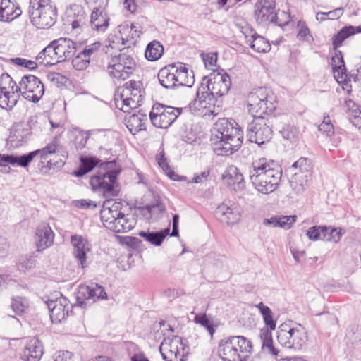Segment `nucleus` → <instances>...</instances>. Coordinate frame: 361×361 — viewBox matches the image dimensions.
Returning <instances> with one entry per match:
<instances>
[{
	"label": "nucleus",
	"instance_id": "nucleus-47",
	"mask_svg": "<svg viewBox=\"0 0 361 361\" xmlns=\"http://www.w3.org/2000/svg\"><path fill=\"white\" fill-rule=\"evenodd\" d=\"M128 41L129 37H124L122 33H119L118 35L110 34L107 39L108 44L106 46L112 49H120Z\"/></svg>",
	"mask_w": 361,
	"mask_h": 361
},
{
	"label": "nucleus",
	"instance_id": "nucleus-37",
	"mask_svg": "<svg viewBox=\"0 0 361 361\" xmlns=\"http://www.w3.org/2000/svg\"><path fill=\"white\" fill-rule=\"evenodd\" d=\"M147 121L146 114L138 112L130 116L126 120V127L130 132L135 135L137 132L145 129V124Z\"/></svg>",
	"mask_w": 361,
	"mask_h": 361
},
{
	"label": "nucleus",
	"instance_id": "nucleus-29",
	"mask_svg": "<svg viewBox=\"0 0 361 361\" xmlns=\"http://www.w3.org/2000/svg\"><path fill=\"white\" fill-rule=\"evenodd\" d=\"M36 60L39 64L44 66H51L60 63L53 42L38 54Z\"/></svg>",
	"mask_w": 361,
	"mask_h": 361
},
{
	"label": "nucleus",
	"instance_id": "nucleus-32",
	"mask_svg": "<svg viewBox=\"0 0 361 361\" xmlns=\"http://www.w3.org/2000/svg\"><path fill=\"white\" fill-rule=\"evenodd\" d=\"M176 87H192L195 82V77L192 71L189 72L188 68L183 64L176 65Z\"/></svg>",
	"mask_w": 361,
	"mask_h": 361
},
{
	"label": "nucleus",
	"instance_id": "nucleus-34",
	"mask_svg": "<svg viewBox=\"0 0 361 361\" xmlns=\"http://www.w3.org/2000/svg\"><path fill=\"white\" fill-rule=\"evenodd\" d=\"M331 65L335 79L338 83H343L346 81L347 74L343 56L336 54L331 58Z\"/></svg>",
	"mask_w": 361,
	"mask_h": 361
},
{
	"label": "nucleus",
	"instance_id": "nucleus-16",
	"mask_svg": "<svg viewBox=\"0 0 361 361\" xmlns=\"http://www.w3.org/2000/svg\"><path fill=\"white\" fill-rule=\"evenodd\" d=\"M185 346L181 337L173 336L164 339L159 351L164 361H185Z\"/></svg>",
	"mask_w": 361,
	"mask_h": 361
},
{
	"label": "nucleus",
	"instance_id": "nucleus-44",
	"mask_svg": "<svg viewBox=\"0 0 361 361\" xmlns=\"http://www.w3.org/2000/svg\"><path fill=\"white\" fill-rule=\"evenodd\" d=\"M164 48L160 42L153 41L150 42L145 50V57L148 61H155L163 54Z\"/></svg>",
	"mask_w": 361,
	"mask_h": 361
},
{
	"label": "nucleus",
	"instance_id": "nucleus-39",
	"mask_svg": "<svg viewBox=\"0 0 361 361\" xmlns=\"http://www.w3.org/2000/svg\"><path fill=\"white\" fill-rule=\"evenodd\" d=\"M169 228H166L157 232L140 231L138 235L149 243L159 246L165 238L169 234Z\"/></svg>",
	"mask_w": 361,
	"mask_h": 361
},
{
	"label": "nucleus",
	"instance_id": "nucleus-26",
	"mask_svg": "<svg viewBox=\"0 0 361 361\" xmlns=\"http://www.w3.org/2000/svg\"><path fill=\"white\" fill-rule=\"evenodd\" d=\"M43 355L42 343L37 338L29 340L21 353L23 361H39Z\"/></svg>",
	"mask_w": 361,
	"mask_h": 361
},
{
	"label": "nucleus",
	"instance_id": "nucleus-53",
	"mask_svg": "<svg viewBox=\"0 0 361 361\" xmlns=\"http://www.w3.org/2000/svg\"><path fill=\"white\" fill-rule=\"evenodd\" d=\"M118 32L124 35V37H129V41L135 38L137 35L135 26L128 23L120 25L118 27Z\"/></svg>",
	"mask_w": 361,
	"mask_h": 361
},
{
	"label": "nucleus",
	"instance_id": "nucleus-2",
	"mask_svg": "<svg viewBox=\"0 0 361 361\" xmlns=\"http://www.w3.org/2000/svg\"><path fill=\"white\" fill-rule=\"evenodd\" d=\"M243 133L233 119H219L212 130L211 141L218 155L228 156L237 151L243 142Z\"/></svg>",
	"mask_w": 361,
	"mask_h": 361
},
{
	"label": "nucleus",
	"instance_id": "nucleus-36",
	"mask_svg": "<svg viewBox=\"0 0 361 361\" xmlns=\"http://www.w3.org/2000/svg\"><path fill=\"white\" fill-rule=\"evenodd\" d=\"M271 331L268 329H261L259 337L262 342V348L266 353L277 356L279 350L274 345Z\"/></svg>",
	"mask_w": 361,
	"mask_h": 361
},
{
	"label": "nucleus",
	"instance_id": "nucleus-11",
	"mask_svg": "<svg viewBox=\"0 0 361 361\" xmlns=\"http://www.w3.org/2000/svg\"><path fill=\"white\" fill-rule=\"evenodd\" d=\"M136 69L134 58L126 53L112 56L106 67V72L114 82H122L130 77Z\"/></svg>",
	"mask_w": 361,
	"mask_h": 361
},
{
	"label": "nucleus",
	"instance_id": "nucleus-14",
	"mask_svg": "<svg viewBox=\"0 0 361 361\" xmlns=\"http://www.w3.org/2000/svg\"><path fill=\"white\" fill-rule=\"evenodd\" d=\"M20 94L26 100L36 103L44 93V87L39 78L33 75H26L17 84Z\"/></svg>",
	"mask_w": 361,
	"mask_h": 361
},
{
	"label": "nucleus",
	"instance_id": "nucleus-5",
	"mask_svg": "<svg viewBox=\"0 0 361 361\" xmlns=\"http://www.w3.org/2000/svg\"><path fill=\"white\" fill-rule=\"evenodd\" d=\"M28 13L30 22L39 29L51 27L57 18L56 7L51 0H30Z\"/></svg>",
	"mask_w": 361,
	"mask_h": 361
},
{
	"label": "nucleus",
	"instance_id": "nucleus-19",
	"mask_svg": "<svg viewBox=\"0 0 361 361\" xmlns=\"http://www.w3.org/2000/svg\"><path fill=\"white\" fill-rule=\"evenodd\" d=\"M230 76L226 73H218L212 74L208 78H204L201 87H205V91L215 99L226 94L231 87Z\"/></svg>",
	"mask_w": 361,
	"mask_h": 361
},
{
	"label": "nucleus",
	"instance_id": "nucleus-8",
	"mask_svg": "<svg viewBox=\"0 0 361 361\" xmlns=\"http://www.w3.org/2000/svg\"><path fill=\"white\" fill-rule=\"evenodd\" d=\"M142 85L140 81L130 80L118 87L114 94L116 106L123 112H129L141 105Z\"/></svg>",
	"mask_w": 361,
	"mask_h": 361
},
{
	"label": "nucleus",
	"instance_id": "nucleus-1",
	"mask_svg": "<svg viewBox=\"0 0 361 361\" xmlns=\"http://www.w3.org/2000/svg\"><path fill=\"white\" fill-rule=\"evenodd\" d=\"M282 177L281 166L275 161L264 157L254 160L249 168L252 185L259 192L268 195L279 186Z\"/></svg>",
	"mask_w": 361,
	"mask_h": 361
},
{
	"label": "nucleus",
	"instance_id": "nucleus-46",
	"mask_svg": "<svg viewBox=\"0 0 361 361\" xmlns=\"http://www.w3.org/2000/svg\"><path fill=\"white\" fill-rule=\"evenodd\" d=\"M323 229L322 240L338 243L343 235L341 228L324 226Z\"/></svg>",
	"mask_w": 361,
	"mask_h": 361
},
{
	"label": "nucleus",
	"instance_id": "nucleus-33",
	"mask_svg": "<svg viewBox=\"0 0 361 361\" xmlns=\"http://www.w3.org/2000/svg\"><path fill=\"white\" fill-rule=\"evenodd\" d=\"M311 177L300 173H293L290 180V185L292 190L297 195H302L309 186Z\"/></svg>",
	"mask_w": 361,
	"mask_h": 361
},
{
	"label": "nucleus",
	"instance_id": "nucleus-28",
	"mask_svg": "<svg viewBox=\"0 0 361 361\" xmlns=\"http://www.w3.org/2000/svg\"><path fill=\"white\" fill-rule=\"evenodd\" d=\"M22 13L20 8L11 0H0V20L11 21Z\"/></svg>",
	"mask_w": 361,
	"mask_h": 361
},
{
	"label": "nucleus",
	"instance_id": "nucleus-61",
	"mask_svg": "<svg viewBox=\"0 0 361 361\" xmlns=\"http://www.w3.org/2000/svg\"><path fill=\"white\" fill-rule=\"evenodd\" d=\"M88 139V135L85 133H79V134L75 137V147L78 149H82L84 148L87 144V141Z\"/></svg>",
	"mask_w": 361,
	"mask_h": 361
},
{
	"label": "nucleus",
	"instance_id": "nucleus-48",
	"mask_svg": "<svg viewBox=\"0 0 361 361\" xmlns=\"http://www.w3.org/2000/svg\"><path fill=\"white\" fill-rule=\"evenodd\" d=\"M11 307L17 314H22L28 307V302L25 298L16 297L13 298Z\"/></svg>",
	"mask_w": 361,
	"mask_h": 361
},
{
	"label": "nucleus",
	"instance_id": "nucleus-43",
	"mask_svg": "<svg viewBox=\"0 0 361 361\" xmlns=\"http://www.w3.org/2000/svg\"><path fill=\"white\" fill-rule=\"evenodd\" d=\"M291 169L293 173H300L312 177V166L310 160L306 158H300L293 164Z\"/></svg>",
	"mask_w": 361,
	"mask_h": 361
},
{
	"label": "nucleus",
	"instance_id": "nucleus-21",
	"mask_svg": "<svg viewBox=\"0 0 361 361\" xmlns=\"http://www.w3.org/2000/svg\"><path fill=\"white\" fill-rule=\"evenodd\" d=\"M47 304L53 323H60L65 320L73 308V305L62 295L55 300H49Z\"/></svg>",
	"mask_w": 361,
	"mask_h": 361
},
{
	"label": "nucleus",
	"instance_id": "nucleus-25",
	"mask_svg": "<svg viewBox=\"0 0 361 361\" xmlns=\"http://www.w3.org/2000/svg\"><path fill=\"white\" fill-rule=\"evenodd\" d=\"M56 47L60 62L71 59L75 53V43L68 38H59L52 41Z\"/></svg>",
	"mask_w": 361,
	"mask_h": 361
},
{
	"label": "nucleus",
	"instance_id": "nucleus-50",
	"mask_svg": "<svg viewBox=\"0 0 361 361\" xmlns=\"http://www.w3.org/2000/svg\"><path fill=\"white\" fill-rule=\"evenodd\" d=\"M35 159L34 154L32 152H30L28 154H23V155H17L15 154L14 161H13V167L20 166V167H27L31 163V161Z\"/></svg>",
	"mask_w": 361,
	"mask_h": 361
},
{
	"label": "nucleus",
	"instance_id": "nucleus-57",
	"mask_svg": "<svg viewBox=\"0 0 361 361\" xmlns=\"http://www.w3.org/2000/svg\"><path fill=\"white\" fill-rule=\"evenodd\" d=\"M319 130L326 136L330 137L334 134V126L329 116H325L322 123L319 125Z\"/></svg>",
	"mask_w": 361,
	"mask_h": 361
},
{
	"label": "nucleus",
	"instance_id": "nucleus-49",
	"mask_svg": "<svg viewBox=\"0 0 361 361\" xmlns=\"http://www.w3.org/2000/svg\"><path fill=\"white\" fill-rule=\"evenodd\" d=\"M281 133L284 139L290 140V142H295L299 137L298 129L290 125L284 126L281 130Z\"/></svg>",
	"mask_w": 361,
	"mask_h": 361
},
{
	"label": "nucleus",
	"instance_id": "nucleus-55",
	"mask_svg": "<svg viewBox=\"0 0 361 361\" xmlns=\"http://www.w3.org/2000/svg\"><path fill=\"white\" fill-rule=\"evenodd\" d=\"M324 226H314L310 227L306 233L308 238L313 241L322 240Z\"/></svg>",
	"mask_w": 361,
	"mask_h": 361
},
{
	"label": "nucleus",
	"instance_id": "nucleus-24",
	"mask_svg": "<svg viewBox=\"0 0 361 361\" xmlns=\"http://www.w3.org/2000/svg\"><path fill=\"white\" fill-rule=\"evenodd\" d=\"M222 179L230 188L235 191L242 190L245 187L243 175L239 169L233 165L226 168L222 174Z\"/></svg>",
	"mask_w": 361,
	"mask_h": 361
},
{
	"label": "nucleus",
	"instance_id": "nucleus-6",
	"mask_svg": "<svg viewBox=\"0 0 361 361\" xmlns=\"http://www.w3.org/2000/svg\"><path fill=\"white\" fill-rule=\"evenodd\" d=\"M276 103L274 92L267 87L254 89L247 97V109L253 118L271 114L276 108Z\"/></svg>",
	"mask_w": 361,
	"mask_h": 361
},
{
	"label": "nucleus",
	"instance_id": "nucleus-58",
	"mask_svg": "<svg viewBox=\"0 0 361 361\" xmlns=\"http://www.w3.org/2000/svg\"><path fill=\"white\" fill-rule=\"evenodd\" d=\"M78 8V17L76 19L73 20L71 23L72 29L76 30L78 28L81 27L82 25H85V12L82 9V8L77 6Z\"/></svg>",
	"mask_w": 361,
	"mask_h": 361
},
{
	"label": "nucleus",
	"instance_id": "nucleus-13",
	"mask_svg": "<svg viewBox=\"0 0 361 361\" xmlns=\"http://www.w3.org/2000/svg\"><path fill=\"white\" fill-rule=\"evenodd\" d=\"M269 121L263 116H257L248 123L247 137L250 142L262 146L272 137V130Z\"/></svg>",
	"mask_w": 361,
	"mask_h": 361
},
{
	"label": "nucleus",
	"instance_id": "nucleus-45",
	"mask_svg": "<svg viewBox=\"0 0 361 361\" xmlns=\"http://www.w3.org/2000/svg\"><path fill=\"white\" fill-rule=\"evenodd\" d=\"M156 160L159 166L162 169L165 173L172 180H178V175L173 171L170 166L167 162V159L165 157L164 150L161 151L157 156Z\"/></svg>",
	"mask_w": 361,
	"mask_h": 361
},
{
	"label": "nucleus",
	"instance_id": "nucleus-59",
	"mask_svg": "<svg viewBox=\"0 0 361 361\" xmlns=\"http://www.w3.org/2000/svg\"><path fill=\"white\" fill-rule=\"evenodd\" d=\"M53 357L54 361H74L73 353L68 350L57 351Z\"/></svg>",
	"mask_w": 361,
	"mask_h": 361
},
{
	"label": "nucleus",
	"instance_id": "nucleus-15",
	"mask_svg": "<svg viewBox=\"0 0 361 361\" xmlns=\"http://www.w3.org/2000/svg\"><path fill=\"white\" fill-rule=\"evenodd\" d=\"M70 240L73 247L72 255L78 267L82 269L87 268L90 264L92 244L87 236L79 234L72 235Z\"/></svg>",
	"mask_w": 361,
	"mask_h": 361
},
{
	"label": "nucleus",
	"instance_id": "nucleus-27",
	"mask_svg": "<svg viewBox=\"0 0 361 361\" xmlns=\"http://www.w3.org/2000/svg\"><path fill=\"white\" fill-rule=\"evenodd\" d=\"M176 64H170L160 69L157 75L160 85L166 89L176 87Z\"/></svg>",
	"mask_w": 361,
	"mask_h": 361
},
{
	"label": "nucleus",
	"instance_id": "nucleus-10",
	"mask_svg": "<svg viewBox=\"0 0 361 361\" xmlns=\"http://www.w3.org/2000/svg\"><path fill=\"white\" fill-rule=\"evenodd\" d=\"M255 16L259 23H276L286 25L290 20V15L284 11L277 13L276 0H257L255 6Z\"/></svg>",
	"mask_w": 361,
	"mask_h": 361
},
{
	"label": "nucleus",
	"instance_id": "nucleus-62",
	"mask_svg": "<svg viewBox=\"0 0 361 361\" xmlns=\"http://www.w3.org/2000/svg\"><path fill=\"white\" fill-rule=\"evenodd\" d=\"M100 47V43L99 42H95L92 44L87 45L85 47V48L83 49V51L81 52L83 55L85 56H87L89 59L90 60L91 56L97 51Z\"/></svg>",
	"mask_w": 361,
	"mask_h": 361
},
{
	"label": "nucleus",
	"instance_id": "nucleus-12",
	"mask_svg": "<svg viewBox=\"0 0 361 361\" xmlns=\"http://www.w3.org/2000/svg\"><path fill=\"white\" fill-rule=\"evenodd\" d=\"M17 83L8 73L0 76V107L11 110L17 104L20 94Z\"/></svg>",
	"mask_w": 361,
	"mask_h": 361
},
{
	"label": "nucleus",
	"instance_id": "nucleus-38",
	"mask_svg": "<svg viewBox=\"0 0 361 361\" xmlns=\"http://www.w3.org/2000/svg\"><path fill=\"white\" fill-rule=\"evenodd\" d=\"M80 166L79 169L74 172L77 177H82L85 174L91 171L101 161L95 157L81 156L80 158Z\"/></svg>",
	"mask_w": 361,
	"mask_h": 361
},
{
	"label": "nucleus",
	"instance_id": "nucleus-17",
	"mask_svg": "<svg viewBox=\"0 0 361 361\" xmlns=\"http://www.w3.org/2000/svg\"><path fill=\"white\" fill-rule=\"evenodd\" d=\"M205 87H198L197 97L190 104V109L202 116H216L219 113V107L215 106V98L205 90Z\"/></svg>",
	"mask_w": 361,
	"mask_h": 361
},
{
	"label": "nucleus",
	"instance_id": "nucleus-63",
	"mask_svg": "<svg viewBox=\"0 0 361 361\" xmlns=\"http://www.w3.org/2000/svg\"><path fill=\"white\" fill-rule=\"evenodd\" d=\"M203 60L207 68H212L216 65L217 61L216 54H208L203 58Z\"/></svg>",
	"mask_w": 361,
	"mask_h": 361
},
{
	"label": "nucleus",
	"instance_id": "nucleus-42",
	"mask_svg": "<svg viewBox=\"0 0 361 361\" xmlns=\"http://www.w3.org/2000/svg\"><path fill=\"white\" fill-rule=\"evenodd\" d=\"M255 307L259 310L262 316L265 325L269 329V331H274L276 326V321L274 319V314L271 310L262 302L255 305Z\"/></svg>",
	"mask_w": 361,
	"mask_h": 361
},
{
	"label": "nucleus",
	"instance_id": "nucleus-30",
	"mask_svg": "<svg viewBox=\"0 0 361 361\" xmlns=\"http://www.w3.org/2000/svg\"><path fill=\"white\" fill-rule=\"evenodd\" d=\"M109 18L104 8H94L91 14V26L92 29L104 32L109 27Z\"/></svg>",
	"mask_w": 361,
	"mask_h": 361
},
{
	"label": "nucleus",
	"instance_id": "nucleus-52",
	"mask_svg": "<svg viewBox=\"0 0 361 361\" xmlns=\"http://www.w3.org/2000/svg\"><path fill=\"white\" fill-rule=\"evenodd\" d=\"M11 62L18 66L25 67L29 70H34L37 67V61L16 57L11 59Z\"/></svg>",
	"mask_w": 361,
	"mask_h": 361
},
{
	"label": "nucleus",
	"instance_id": "nucleus-22",
	"mask_svg": "<svg viewBox=\"0 0 361 361\" xmlns=\"http://www.w3.org/2000/svg\"><path fill=\"white\" fill-rule=\"evenodd\" d=\"M216 214L222 223L233 225L241 217V209L238 204L233 201L224 202L216 208Z\"/></svg>",
	"mask_w": 361,
	"mask_h": 361
},
{
	"label": "nucleus",
	"instance_id": "nucleus-3",
	"mask_svg": "<svg viewBox=\"0 0 361 361\" xmlns=\"http://www.w3.org/2000/svg\"><path fill=\"white\" fill-rule=\"evenodd\" d=\"M252 343L243 336H230L221 340L218 355L222 361H244L252 351Z\"/></svg>",
	"mask_w": 361,
	"mask_h": 361
},
{
	"label": "nucleus",
	"instance_id": "nucleus-40",
	"mask_svg": "<svg viewBox=\"0 0 361 361\" xmlns=\"http://www.w3.org/2000/svg\"><path fill=\"white\" fill-rule=\"evenodd\" d=\"M361 32L360 27H355V26H345L343 27L336 35H335L333 39V46L334 49H336L341 46L343 42L349 37L351 35H353L355 33H359Z\"/></svg>",
	"mask_w": 361,
	"mask_h": 361
},
{
	"label": "nucleus",
	"instance_id": "nucleus-41",
	"mask_svg": "<svg viewBox=\"0 0 361 361\" xmlns=\"http://www.w3.org/2000/svg\"><path fill=\"white\" fill-rule=\"evenodd\" d=\"M246 38L247 42L250 44V47L257 52L266 53L271 49L269 42L260 35L253 34L250 38L247 36H246Z\"/></svg>",
	"mask_w": 361,
	"mask_h": 361
},
{
	"label": "nucleus",
	"instance_id": "nucleus-56",
	"mask_svg": "<svg viewBox=\"0 0 361 361\" xmlns=\"http://www.w3.org/2000/svg\"><path fill=\"white\" fill-rule=\"evenodd\" d=\"M298 27L299 30L297 37L300 40H305L307 42L312 40L310 30L304 22L299 21Z\"/></svg>",
	"mask_w": 361,
	"mask_h": 361
},
{
	"label": "nucleus",
	"instance_id": "nucleus-9",
	"mask_svg": "<svg viewBox=\"0 0 361 361\" xmlns=\"http://www.w3.org/2000/svg\"><path fill=\"white\" fill-rule=\"evenodd\" d=\"M115 161L101 163L97 174L90 178V183L94 190L102 192L105 197L115 195L114 185L118 170L114 169Z\"/></svg>",
	"mask_w": 361,
	"mask_h": 361
},
{
	"label": "nucleus",
	"instance_id": "nucleus-31",
	"mask_svg": "<svg viewBox=\"0 0 361 361\" xmlns=\"http://www.w3.org/2000/svg\"><path fill=\"white\" fill-rule=\"evenodd\" d=\"M296 215H276L269 219H264L263 224L265 226H271L272 227H280L288 230L290 229L296 222Z\"/></svg>",
	"mask_w": 361,
	"mask_h": 361
},
{
	"label": "nucleus",
	"instance_id": "nucleus-35",
	"mask_svg": "<svg viewBox=\"0 0 361 361\" xmlns=\"http://www.w3.org/2000/svg\"><path fill=\"white\" fill-rule=\"evenodd\" d=\"M61 145L59 144L56 137H54L51 142L47 143L43 148L32 151L34 157H39L41 159L47 160L56 153L61 152Z\"/></svg>",
	"mask_w": 361,
	"mask_h": 361
},
{
	"label": "nucleus",
	"instance_id": "nucleus-54",
	"mask_svg": "<svg viewBox=\"0 0 361 361\" xmlns=\"http://www.w3.org/2000/svg\"><path fill=\"white\" fill-rule=\"evenodd\" d=\"M195 322L205 327L210 336H213L215 331L214 329L205 314H197L195 317Z\"/></svg>",
	"mask_w": 361,
	"mask_h": 361
},
{
	"label": "nucleus",
	"instance_id": "nucleus-7",
	"mask_svg": "<svg viewBox=\"0 0 361 361\" xmlns=\"http://www.w3.org/2000/svg\"><path fill=\"white\" fill-rule=\"evenodd\" d=\"M276 334L279 343L288 349H302L308 338L305 327L300 324L293 322H284L280 324Z\"/></svg>",
	"mask_w": 361,
	"mask_h": 361
},
{
	"label": "nucleus",
	"instance_id": "nucleus-4",
	"mask_svg": "<svg viewBox=\"0 0 361 361\" xmlns=\"http://www.w3.org/2000/svg\"><path fill=\"white\" fill-rule=\"evenodd\" d=\"M100 217L104 226L115 233L128 232L135 226V219L122 214L118 204L111 203L110 200L104 202Z\"/></svg>",
	"mask_w": 361,
	"mask_h": 361
},
{
	"label": "nucleus",
	"instance_id": "nucleus-23",
	"mask_svg": "<svg viewBox=\"0 0 361 361\" xmlns=\"http://www.w3.org/2000/svg\"><path fill=\"white\" fill-rule=\"evenodd\" d=\"M54 233L47 223L39 224L35 231V244L38 252L51 247L54 243Z\"/></svg>",
	"mask_w": 361,
	"mask_h": 361
},
{
	"label": "nucleus",
	"instance_id": "nucleus-51",
	"mask_svg": "<svg viewBox=\"0 0 361 361\" xmlns=\"http://www.w3.org/2000/svg\"><path fill=\"white\" fill-rule=\"evenodd\" d=\"M90 61V60L89 58L80 52L74 59H73L72 64L76 70L82 71L89 66Z\"/></svg>",
	"mask_w": 361,
	"mask_h": 361
},
{
	"label": "nucleus",
	"instance_id": "nucleus-18",
	"mask_svg": "<svg viewBox=\"0 0 361 361\" xmlns=\"http://www.w3.org/2000/svg\"><path fill=\"white\" fill-rule=\"evenodd\" d=\"M181 110L179 108L158 104L153 106L149 118L152 124L157 128H166L176 120Z\"/></svg>",
	"mask_w": 361,
	"mask_h": 361
},
{
	"label": "nucleus",
	"instance_id": "nucleus-20",
	"mask_svg": "<svg viewBox=\"0 0 361 361\" xmlns=\"http://www.w3.org/2000/svg\"><path fill=\"white\" fill-rule=\"evenodd\" d=\"M107 295L104 288L98 284L80 285L76 293V303L78 307L85 308L99 299H105Z\"/></svg>",
	"mask_w": 361,
	"mask_h": 361
},
{
	"label": "nucleus",
	"instance_id": "nucleus-60",
	"mask_svg": "<svg viewBox=\"0 0 361 361\" xmlns=\"http://www.w3.org/2000/svg\"><path fill=\"white\" fill-rule=\"evenodd\" d=\"M14 157V154H0V166H13Z\"/></svg>",
	"mask_w": 361,
	"mask_h": 361
},
{
	"label": "nucleus",
	"instance_id": "nucleus-64",
	"mask_svg": "<svg viewBox=\"0 0 361 361\" xmlns=\"http://www.w3.org/2000/svg\"><path fill=\"white\" fill-rule=\"evenodd\" d=\"M349 119L354 126L361 130V110H359L358 114L350 116Z\"/></svg>",
	"mask_w": 361,
	"mask_h": 361
}]
</instances>
